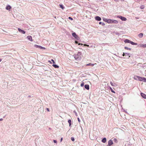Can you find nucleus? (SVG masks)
<instances>
[{"mask_svg":"<svg viewBox=\"0 0 146 146\" xmlns=\"http://www.w3.org/2000/svg\"><path fill=\"white\" fill-rule=\"evenodd\" d=\"M82 53L79 52L76 54L74 55V58L76 60H80L81 58Z\"/></svg>","mask_w":146,"mask_h":146,"instance_id":"f257e3e1","label":"nucleus"},{"mask_svg":"<svg viewBox=\"0 0 146 146\" xmlns=\"http://www.w3.org/2000/svg\"><path fill=\"white\" fill-rule=\"evenodd\" d=\"M108 21V23L117 24L118 23V21L116 20L109 19Z\"/></svg>","mask_w":146,"mask_h":146,"instance_id":"f03ea898","label":"nucleus"},{"mask_svg":"<svg viewBox=\"0 0 146 146\" xmlns=\"http://www.w3.org/2000/svg\"><path fill=\"white\" fill-rule=\"evenodd\" d=\"M117 17L123 21H126L127 20V19L126 18L121 16H117Z\"/></svg>","mask_w":146,"mask_h":146,"instance_id":"7ed1b4c3","label":"nucleus"},{"mask_svg":"<svg viewBox=\"0 0 146 146\" xmlns=\"http://www.w3.org/2000/svg\"><path fill=\"white\" fill-rule=\"evenodd\" d=\"M72 35L73 37H74L77 40H79V37L75 33H72Z\"/></svg>","mask_w":146,"mask_h":146,"instance_id":"20e7f679","label":"nucleus"},{"mask_svg":"<svg viewBox=\"0 0 146 146\" xmlns=\"http://www.w3.org/2000/svg\"><path fill=\"white\" fill-rule=\"evenodd\" d=\"M18 30L19 32L23 34H25V32L24 30H22L19 28H18Z\"/></svg>","mask_w":146,"mask_h":146,"instance_id":"39448f33","label":"nucleus"},{"mask_svg":"<svg viewBox=\"0 0 146 146\" xmlns=\"http://www.w3.org/2000/svg\"><path fill=\"white\" fill-rule=\"evenodd\" d=\"M140 77L137 76H135L133 77V79L135 80L139 81V79L140 78Z\"/></svg>","mask_w":146,"mask_h":146,"instance_id":"423d86ee","label":"nucleus"},{"mask_svg":"<svg viewBox=\"0 0 146 146\" xmlns=\"http://www.w3.org/2000/svg\"><path fill=\"white\" fill-rule=\"evenodd\" d=\"M11 7L9 5H7L6 7V10L9 11H10V9H11Z\"/></svg>","mask_w":146,"mask_h":146,"instance_id":"0eeeda50","label":"nucleus"},{"mask_svg":"<svg viewBox=\"0 0 146 146\" xmlns=\"http://www.w3.org/2000/svg\"><path fill=\"white\" fill-rule=\"evenodd\" d=\"M27 38L28 39V40L31 41H33V39L32 38V37L31 36H27Z\"/></svg>","mask_w":146,"mask_h":146,"instance_id":"6e6552de","label":"nucleus"},{"mask_svg":"<svg viewBox=\"0 0 146 146\" xmlns=\"http://www.w3.org/2000/svg\"><path fill=\"white\" fill-rule=\"evenodd\" d=\"M139 46L141 47L146 48V44H140L139 45Z\"/></svg>","mask_w":146,"mask_h":146,"instance_id":"1a4fd4ad","label":"nucleus"},{"mask_svg":"<svg viewBox=\"0 0 146 146\" xmlns=\"http://www.w3.org/2000/svg\"><path fill=\"white\" fill-rule=\"evenodd\" d=\"M95 19L97 21H100L101 20V19L100 17L97 16L95 17Z\"/></svg>","mask_w":146,"mask_h":146,"instance_id":"9d476101","label":"nucleus"},{"mask_svg":"<svg viewBox=\"0 0 146 146\" xmlns=\"http://www.w3.org/2000/svg\"><path fill=\"white\" fill-rule=\"evenodd\" d=\"M141 96L144 99H146V95L142 93L141 94Z\"/></svg>","mask_w":146,"mask_h":146,"instance_id":"9b49d317","label":"nucleus"},{"mask_svg":"<svg viewBox=\"0 0 146 146\" xmlns=\"http://www.w3.org/2000/svg\"><path fill=\"white\" fill-rule=\"evenodd\" d=\"M113 144V141L111 140H110L108 141V144L109 145H111Z\"/></svg>","mask_w":146,"mask_h":146,"instance_id":"f8f14e48","label":"nucleus"},{"mask_svg":"<svg viewBox=\"0 0 146 146\" xmlns=\"http://www.w3.org/2000/svg\"><path fill=\"white\" fill-rule=\"evenodd\" d=\"M138 36L140 38H142L143 36V33H140L138 35Z\"/></svg>","mask_w":146,"mask_h":146,"instance_id":"ddd939ff","label":"nucleus"},{"mask_svg":"<svg viewBox=\"0 0 146 146\" xmlns=\"http://www.w3.org/2000/svg\"><path fill=\"white\" fill-rule=\"evenodd\" d=\"M130 41H131V40H130L128 39H125L124 41V42L125 43H130Z\"/></svg>","mask_w":146,"mask_h":146,"instance_id":"4468645a","label":"nucleus"},{"mask_svg":"<svg viewBox=\"0 0 146 146\" xmlns=\"http://www.w3.org/2000/svg\"><path fill=\"white\" fill-rule=\"evenodd\" d=\"M95 64H92V63H89V64H86V66H93Z\"/></svg>","mask_w":146,"mask_h":146,"instance_id":"2eb2a0df","label":"nucleus"},{"mask_svg":"<svg viewBox=\"0 0 146 146\" xmlns=\"http://www.w3.org/2000/svg\"><path fill=\"white\" fill-rule=\"evenodd\" d=\"M125 56L126 57H129L130 56V54L129 53H125Z\"/></svg>","mask_w":146,"mask_h":146,"instance_id":"dca6fc26","label":"nucleus"},{"mask_svg":"<svg viewBox=\"0 0 146 146\" xmlns=\"http://www.w3.org/2000/svg\"><path fill=\"white\" fill-rule=\"evenodd\" d=\"M85 88L88 90H89V85L87 84L85 85Z\"/></svg>","mask_w":146,"mask_h":146,"instance_id":"f3484780","label":"nucleus"},{"mask_svg":"<svg viewBox=\"0 0 146 146\" xmlns=\"http://www.w3.org/2000/svg\"><path fill=\"white\" fill-rule=\"evenodd\" d=\"M103 20L104 21L108 23V21H109V19H108L106 18H103Z\"/></svg>","mask_w":146,"mask_h":146,"instance_id":"a211bd4d","label":"nucleus"},{"mask_svg":"<svg viewBox=\"0 0 146 146\" xmlns=\"http://www.w3.org/2000/svg\"><path fill=\"white\" fill-rule=\"evenodd\" d=\"M130 43L133 45H137V43H135L131 41H130Z\"/></svg>","mask_w":146,"mask_h":146,"instance_id":"6ab92c4d","label":"nucleus"},{"mask_svg":"<svg viewBox=\"0 0 146 146\" xmlns=\"http://www.w3.org/2000/svg\"><path fill=\"white\" fill-rule=\"evenodd\" d=\"M34 47L35 48H40V46H39V45H36V44H35V45H34Z\"/></svg>","mask_w":146,"mask_h":146,"instance_id":"aec40b11","label":"nucleus"},{"mask_svg":"<svg viewBox=\"0 0 146 146\" xmlns=\"http://www.w3.org/2000/svg\"><path fill=\"white\" fill-rule=\"evenodd\" d=\"M106 139L105 138H103L102 140V142L104 143H105L106 141Z\"/></svg>","mask_w":146,"mask_h":146,"instance_id":"412c9836","label":"nucleus"},{"mask_svg":"<svg viewBox=\"0 0 146 146\" xmlns=\"http://www.w3.org/2000/svg\"><path fill=\"white\" fill-rule=\"evenodd\" d=\"M68 122L69 123L70 127L71 126V121L70 119H69L68 120Z\"/></svg>","mask_w":146,"mask_h":146,"instance_id":"4be33fe9","label":"nucleus"},{"mask_svg":"<svg viewBox=\"0 0 146 146\" xmlns=\"http://www.w3.org/2000/svg\"><path fill=\"white\" fill-rule=\"evenodd\" d=\"M52 66L55 68H57L59 67V66L58 65L56 64H53L52 65Z\"/></svg>","mask_w":146,"mask_h":146,"instance_id":"5701e85b","label":"nucleus"},{"mask_svg":"<svg viewBox=\"0 0 146 146\" xmlns=\"http://www.w3.org/2000/svg\"><path fill=\"white\" fill-rule=\"evenodd\" d=\"M59 6L60 8H61L62 9H64V7L62 5H60Z\"/></svg>","mask_w":146,"mask_h":146,"instance_id":"b1692460","label":"nucleus"},{"mask_svg":"<svg viewBox=\"0 0 146 146\" xmlns=\"http://www.w3.org/2000/svg\"><path fill=\"white\" fill-rule=\"evenodd\" d=\"M143 77H140V78L139 79V81H143Z\"/></svg>","mask_w":146,"mask_h":146,"instance_id":"393cba45","label":"nucleus"},{"mask_svg":"<svg viewBox=\"0 0 146 146\" xmlns=\"http://www.w3.org/2000/svg\"><path fill=\"white\" fill-rule=\"evenodd\" d=\"M110 90H111V92H112L113 93H115V91L110 87Z\"/></svg>","mask_w":146,"mask_h":146,"instance_id":"a878e982","label":"nucleus"},{"mask_svg":"<svg viewBox=\"0 0 146 146\" xmlns=\"http://www.w3.org/2000/svg\"><path fill=\"white\" fill-rule=\"evenodd\" d=\"M124 48L125 49L127 50H131V48H129L127 47H125Z\"/></svg>","mask_w":146,"mask_h":146,"instance_id":"bb28decb","label":"nucleus"},{"mask_svg":"<svg viewBox=\"0 0 146 146\" xmlns=\"http://www.w3.org/2000/svg\"><path fill=\"white\" fill-rule=\"evenodd\" d=\"M99 23L100 24H101L103 25H105V24L104 23L101 22H100Z\"/></svg>","mask_w":146,"mask_h":146,"instance_id":"cd10ccee","label":"nucleus"},{"mask_svg":"<svg viewBox=\"0 0 146 146\" xmlns=\"http://www.w3.org/2000/svg\"><path fill=\"white\" fill-rule=\"evenodd\" d=\"M84 83L83 82H82L81 84V86L82 87H83L84 86Z\"/></svg>","mask_w":146,"mask_h":146,"instance_id":"c85d7f7f","label":"nucleus"},{"mask_svg":"<svg viewBox=\"0 0 146 146\" xmlns=\"http://www.w3.org/2000/svg\"><path fill=\"white\" fill-rule=\"evenodd\" d=\"M71 140L72 141H74V137H71Z\"/></svg>","mask_w":146,"mask_h":146,"instance_id":"c756f323","label":"nucleus"},{"mask_svg":"<svg viewBox=\"0 0 146 146\" xmlns=\"http://www.w3.org/2000/svg\"><path fill=\"white\" fill-rule=\"evenodd\" d=\"M143 81L144 82H146V78L143 77Z\"/></svg>","mask_w":146,"mask_h":146,"instance_id":"7c9ffc66","label":"nucleus"},{"mask_svg":"<svg viewBox=\"0 0 146 146\" xmlns=\"http://www.w3.org/2000/svg\"><path fill=\"white\" fill-rule=\"evenodd\" d=\"M40 49H45V48H44V47H42L41 46H40Z\"/></svg>","mask_w":146,"mask_h":146,"instance_id":"2f4dec72","label":"nucleus"},{"mask_svg":"<svg viewBox=\"0 0 146 146\" xmlns=\"http://www.w3.org/2000/svg\"><path fill=\"white\" fill-rule=\"evenodd\" d=\"M68 19L70 20H73V19L70 17H69Z\"/></svg>","mask_w":146,"mask_h":146,"instance_id":"473e14b6","label":"nucleus"},{"mask_svg":"<svg viewBox=\"0 0 146 146\" xmlns=\"http://www.w3.org/2000/svg\"><path fill=\"white\" fill-rule=\"evenodd\" d=\"M110 84L111 85V86H114V85L113 84V83L112 82H110Z\"/></svg>","mask_w":146,"mask_h":146,"instance_id":"72a5a7b5","label":"nucleus"},{"mask_svg":"<svg viewBox=\"0 0 146 146\" xmlns=\"http://www.w3.org/2000/svg\"><path fill=\"white\" fill-rule=\"evenodd\" d=\"M74 113H75V115L76 116H77V113L75 111H74Z\"/></svg>","mask_w":146,"mask_h":146,"instance_id":"f704fd0d","label":"nucleus"},{"mask_svg":"<svg viewBox=\"0 0 146 146\" xmlns=\"http://www.w3.org/2000/svg\"><path fill=\"white\" fill-rule=\"evenodd\" d=\"M84 46H87L88 47L89 46V45H87V44H84Z\"/></svg>","mask_w":146,"mask_h":146,"instance_id":"c9c22d12","label":"nucleus"},{"mask_svg":"<svg viewBox=\"0 0 146 146\" xmlns=\"http://www.w3.org/2000/svg\"><path fill=\"white\" fill-rule=\"evenodd\" d=\"M53 141L55 143H57V141L56 140H54Z\"/></svg>","mask_w":146,"mask_h":146,"instance_id":"e433bc0d","label":"nucleus"},{"mask_svg":"<svg viewBox=\"0 0 146 146\" xmlns=\"http://www.w3.org/2000/svg\"><path fill=\"white\" fill-rule=\"evenodd\" d=\"M78 121H79V122H80V119H79V118H78Z\"/></svg>","mask_w":146,"mask_h":146,"instance_id":"4c0bfd02","label":"nucleus"},{"mask_svg":"<svg viewBox=\"0 0 146 146\" xmlns=\"http://www.w3.org/2000/svg\"><path fill=\"white\" fill-rule=\"evenodd\" d=\"M51 61H52V62H53V63H54V64L55 63V62H54V60L53 59H52L51 60Z\"/></svg>","mask_w":146,"mask_h":146,"instance_id":"58836bf2","label":"nucleus"},{"mask_svg":"<svg viewBox=\"0 0 146 146\" xmlns=\"http://www.w3.org/2000/svg\"><path fill=\"white\" fill-rule=\"evenodd\" d=\"M63 140V138L62 137L61 138L60 140V142H62Z\"/></svg>","mask_w":146,"mask_h":146,"instance_id":"ea45409f","label":"nucleus"},{"mask_svg":"<svg viewBox=\"0 0 146 146\" xmlns=\"http://www.w3.org/2000/svg\"><path fill=\"white\" fill-rule=\"evenodd\" d=\"M122 55H123V56H125V53H123V54Z\"/></svg>","mask_w":146,"mask_h":146,"instance_id":"a19ab883","label":"nucleus"},{"mask_svg":"<svg viewBox=\"0 0 146 146\" xmlns=\"http://www.w3.org/2000/svg\"><path fill=\"white\" fill-rule=\"evenodd\" d=\"M46 110H47L48 111H50V110H49V109L48 108H46Z\"/></svg>","mask_w":146,"mask_h":146,"instance_id":"79ce46f5","label":"nucleus"},{"mask_svg":"<svg viewBox=\"0 0 146 146\" xmlns=\"http://www.w3.org/2000/svg\"><path fill=\"white\" fill-rule=\"evenodd\" d=\"M3 119H2V118H1V119H0V121H3Z\"/></svg>","mask_w":146,"mask_h":146,"instance_id":"37998d69","label":"nucleus"},{"mask_svg":"<svg viewBox=\"0 0 146 146\" xmlns=\"http://www.w3.org/2000/svg\"><path fill=\"white\" fill-rule=\"evenodd\" d=\"M78 44L79 45H83V44H81V43H79V44Z\"/></svg>","mask_w":146,"mask_h":146,"instance_id":"c03bdc74","label":"nucleus"},{"mask_svg":"<svg viewBox=\"0 0 146 146\" xmlns=\"http://www.w3.org/2000/svg\"><path fill=\"white\" fill-rule=\"evenodd\" d=\"M75 43H76V44H77V43H78V42H77V41H75Z\"/></svg>","mask_w":146,"mask_h":146,"instance_id":"a18cd8bd","label":"nucleus"},{"mask_svg":"<svg viewBox=\"0 0 146 146\" xmlns=\"http://www.w3.org/2000/svg\"><path fill=\"white\" fill-rule=\"evenodd\" d=\"M48 62H50V63H51V64L52 63L49 60V61H48Z\"/></svg>","mask_w":146,"mask_h":146,"instance_id":"49530a36","label":"nucleus"},{"mask_svg":"<svg viewBox=\"0 0 146 146\" xmlns=\"http://www.w3.org/2000/svg\"><path fill=\"white\" fill-rule=\"evenodd\" d=\"M2 61V59H0V62H1Z\"/></svg>","mask_w":146,"mask_h":146,"instance_id":"de8ad7c7","label":"nucleus"},{"mask_svg":"<svg viewBox=\"0 0 146 146\" xmlns=\"http://www.w3.org/2000/svg\"><path fill=\"white\" fill-rule=\"evenodd\" d=\"M114 140H115V141H116V139H114Z\"/></svg>","mask_w":146,"mask_h":146,"instance_id":"09e8293b","label":"nucleus"},{"mask_svg":"<svg viewBox=\"0 0 146 146\" xmlns=\"http://www.w3.org/2000/svg\"><path fill=\"white\" fill-rule=\"evenodd\" d=\"M114 0L115 1H118V0Z\"/></svg>","mask_w":146,"mask_h":146,"instance_id":"8fccbe9b","label":"nucleus"},{"mask_svg":"<svg viewBox=\"0 0 146 146\" xmlns=\"http://www.w3.org/2000/svg\"><path fill=\"white\" fill-rule=\"evenodd\" d=\"M121 1H123L124 0H121Z\"/></svg>","mask_w":146,"mask_h":146,"instance_id":"3c124183","label":"nucleus"}]
</instances>
